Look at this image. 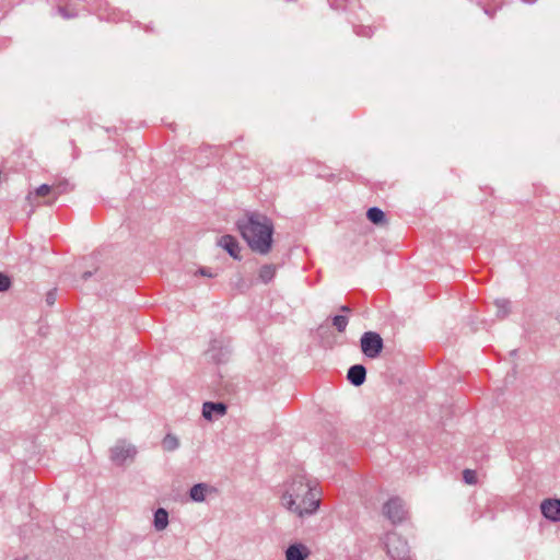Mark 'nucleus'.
<instances>
[{
  "mask_svg": "<svg viewBox=\"0 0 560 560\" xmlns=\"http://www.w3.org/2000/svg\"><path fill=\"white\" fill-rule=\"evenodd\" d=\"M15 560H23V559H15Z\"/></svg>",
  "mask_w": 560,
  "mask_h": 560,
  "instance_id": "obj_26",
  "label": "nucleus"
},
{
  "mask_svg": "<svg viewBox=\"0 0 560 560\" xmlns=\"http://www.w3.org/2000/svg\"><path fill=\"white\" fill-rule=\"evenodd\" d=\"M209 491L210 487L207 486L206 483H197L194 487H191L189 491V497L195 502H203Z\"/></svg>",
  "mask_w": 560,
  "mask_h": 560,
  "instance_id": "obj_12",
  "label": "nucleus"
},
{
  "mask_svg": "<svg viewBox=\"0 0 560 560\" xmlns=\"http://www.w3.org/2000/svg\"><path fill=\"white\" fill-rule=\"evenodd\" d=\"M59 13H60L63 18H66V19H69V18H71V16H72V15H70V14L67 12V10H66V9H63V8H59Z\"/></svg>",
  "mask_w": 560,
  "mask_h": 560,
  "instance_id": "obj_22",
  "label": "nucleus"
},
{
  "mask_svg": "<svg viewBox=\"0 0 560 560\" xmlns=\"http://www.w3.org/2000/svg\"><path fill=\"white\" fill-rule=\"evenodd\" d=\"M276 272H277V267L275 265H272V264L264 265L258 270V280L261 283L266 284L275 278Z\"/></svg>",
  "mask_w": 560,
  "mask_h": 560,
  "instance_id": "obj_13",
  "label": "nucleus"
},
{
  "mask_svg": "<svg viewBox=\"0 0 560 560\" xmlns=\"http://www.w3.org/2000/svg\"><path fill=\"white\" fill-rule=\"evenodd\" d=\"M47 302H48L49 304H52V303H54V298H52L51 293L48 295V298H47Z\"/></svg>",
  "mask_w": 560,
  "mask_h": 560,
  "instance_id": "obj_23",
  "label": "nucleus"
},
{
  "mask_svg": "<svg viewBox=\"0 0 560 560\" xmlns=\"http://www.w3.org/2000/svg\"><path fill=\"white\" fill-rule=\"evenodd\" d=\"M541 514L551 522H560V499H545L540 503Z\"/></svg>",
  "mask_w": 560,
  "mask_h": 560,
  "instance_id": "obj_6",
  "label": "nucleus"
},
{
  "mask_svg": "<svg viewBox=\"0 0 560 560\" xmlns=\"http://www.w3.org/2000/svg\"><path fill=\"white\" fill-rule=\"evenodd\" d=\"M197 273L200 275V276L209 277V278H212V277L215 276V273L212 272L209 268H200L197 271Z\"/></svg>",
  "mask_w": 560,
  "mask_h": 560,
  "instance_id": "obj_20",
  "label": "nucleus"
},
{
  "mask_svg": "<svg viewBox=\"0 0 560 560\" xmlns=\"http://www.w3.org/2000/svg\"><path fill=\"white\" fill-rule=\"evenodd\" d=\"M383 514L393 523L398 524L405 521L407 516V510L405 506V502L398 498H390L383 505Z\"/></svg>",
  "mask_w": 560,
  "mask_h": 560,
  "instance_id": "obj_5",
  "label": "nucleus"
},
{
  "mask_svg": "<svg viewBox=\"0 0 560 560\" xmlns=\"http://www.w3.org/2000/svg\"><path fill=\"white\" fill-rule=\"evenodd\" d=\"M115 452L116 455H130L131 453H135L136 450L131 444L122 441L116 445Z\"/></svg>",
  "mask_w": 560,
  "mask_h": 560,
  "instance_id": "obj_16",
  "label": "nucleus"
},
{
  "mask_svg": "<svg viewBox=\"0 0 560 560\" xmlns=\"http://www.w3.org/2000/svg\"><path fill=\"white\" fill-rule=\"evenodd\" d=\"M319 490L303 471L292 475L284 486L281 504L300 517L314 514L319 508Z\"/></svg>",
  "mask_w": 560,
  "mask_h": 560,
  "instance_id": "obj_1",
  "label": "nucleus"
},
{
  "mask_svg": "<svg viewBox=\"0 0 560 560\" xmlns=\"http://www.w3.org/2000/svg\"><path fill=\"white\" fill-rule=\"evenodd\" d=\"M218 245L224 248L233 258H240V245L232 235H223L219 238Z\"/></svg>",
  "mask_w": 560,
  "mask_h": 560,
  "instance_id": "obj_9",
  "label": "nucleus"
},
{
  "mask_svg": "<svg viewBox=\"0 0 560 560\" xmlns=\"http://www.w3.org/2000/svg\"><path fill=\"white\" fill-rule=\"evenodd\" d=\"M168 512L164 508H159L154 512L153 526L156 532H162L168 526Z\"/></svg>",
  "mask_w": 560,
  "mask_h": 560,
  "instance_id": "obj_11",
  "label": "nucleus"
},
{
  "mask_svg": "<svg viewBox=\"0 0 560 560\" xmlns=\"http://www.w3.org/2000/svg\"><path fill=\"white\" fill-rule=\"evenodd\" d=\"M366 217L374 224H386L385 213L380 208H370L366 212Z\"/></svg>",
  "mask_w": 560,
  "mask_h": 560,
  "instance_id": "obj_14",
  "label": "nucleus"
},
{
  "mask_svg": "<svg viewBox=\"0 0 560 560\" xmlns=\"http://www.w3.org/2000/svg\"><path fill=\"white\" fill-rule=\"evenodd\" d=\"M332 325L337 328L339 332H342L346 330V327L348 325V318L342 315H337L332 318Z\"/></svg>",
  "mask_w": 560,
  "mask_h": 560,
  "instance_id": "obj_17",
  "label": "nucleus"
},
{
  "mask_svg": "<svg viewBox=\"0 0 560 560\" xmlns=\"http://www.w3.org/2000/svg\"><path fill=\"white\" fill-rule=\"evenodd\" d=\"M463 479L467 485H476L477 483V472L472 469H465L463 471Z\"/></svg>",
  "mask_w": 560,
  "mask_h": 560,
  "instance_id": "obj_18",
  "label": "nucleus"
},
{
  "mask_svg": "<svg viewBox=\"0 0 560 560\" xmlns=\"http://www.w3.org/2000/svg\"><path fill=\"white\" fill-rule=\"evenodd\" d=\"M225 413L226 406L222 402H205L202 406V416L209 421L223 417Z\"/></svg>",
  "mask_w": 560,
  "mask_h": 560,
  "instance_id": "obj_7",
  "label": "nucleus"
},
{
  "mask_svg": "<svg viewBox=\"0 0 560 560\" xmlns=\"http://www.w3.org/2000/svg\"><path fill=\"white\" fill-rule=\"evenodd\" d=\"M341 311H342V312H350V307H348V306H341Z\"/></svg>",
  "mask_w": 560,
  "mask_h": 560,
  "instance_id": "obj_24",
  "label": "nucleus"
},
{
  "mask_svg": "<svg viewBox=\"0 0 560 560\" xmlns=\"http://www.w3.org/2000/svg\"><path fill=\"white\" fill-rule=\"evenodd\" d=\"M387 553H389L393 558H396V556H395V555H392L390 549H388V550H387ZM397 557H399V555H397Z\"/></svg>",
  "mask_w": 560,
  "mask_h": 560,
  "instance_id": "obj_25",
  "label": "nucleus"
},
{
  "mask_svg": "<svg viewBox=\"0 0 560 560\" xmlns=\"http://www.w3.org/2000/svg\"><path fill=\"white\" fill-rule=\"evenodd\" d=\"M11 285L9 277L0 273V292L7 291Z\"/></svg>",
  "mask_w": 560,
  "mask_h": 560,
  "instance_id": "obj_19",
  "label": "nucleus"
},
{
  "mask_svg": "<svg viewBox=\"0 0 560 560\" xmlns=\"http://www.w3.org/2000/svg\"><path fill=\"white\" fill-rule=\"evenodd\" d=\"M67 184H58L56 186L42 185L34 192H30L26 197L27 202L32 208L39 206L37 198H43L52 195V198L44 201V205L51 206L58 198L59 195L66 192Z\"/></svg>",
  "mask_w": 560,
  "mask_h": 560,
  "instance_id": "obj_3",
  "label": "nucleus"
},
{
  "mask_svg": "<svg viewBox=\"0 0 560 560\" xmlns=\"http://www.w3.org/2000/svg\"><path fill=\"white\" fill-rule=\"evenodd\" d=\"M162 444H163V448H164V451H166V452H173V451H175V450L178 447V445H179V441H178V439H177L175 435H173V434H167V435L163 439Z\"/></svg>",
  "mask_w": 560,
  "mask_h": 560,
  "instance_id": "obj_15",
  "label": "nucleus"
},
{
  "mask_svg": "<svg viewBox=\"0 0 560 560\" xmlns=\"http://www.w3.org/2000/svg\"><path fill=\"white\" fill-rule=\"evenodd\" d=\"M366 371L363 365L355 364L348 370V380L355 386H360L364 383Z\"/></svg>",
  "mask_w": 560,
  "mask_h": 560,
  "instance_id": "obj_10",
  "label": "nucleus"
},
{
  "mask_svg": "<svg viewBox=\"0 0 560 560\" xmlns=\"http://www.w3.org/2000/svg\"><path fill=\"white\" fill-rule=\"evenodd\" d=\"M311 551L301 542L290 545L285 550V560H306Z\"/></svg>",
  "mask_w": 560,
  "mask_h": 560,
  "instance_id": "obj_8",
  "label": "nucleus"
},
{
  "mask_svg": "<svg viewBox=\"0 0 560 560\" xmlns=\"http://www.w3.org/2000/svg\"><path fill=\"white\" fill-rule=\"evenodd\" d=\"M497 306L500 310H502V316H504L508 313L509 302L508 301H498Z\"/></svg>",
  "mask_w": 560,
  "mask_h": 560,
  "instance_id": "obj_21",
  "label": "nucleus"
},
{
  "mask_svg": "<svg viewBox=\"0 0 560 560\" xmlns=\"http://www.w3.org/2000/svg\"><path fill=\"white\" fill-rule=\"evenodd\" d=\"M360 345L364 355L370 359H376L380 357L384 348L382 337L374 331L364 332L361 337Z\"/></svg>",
  "mask_w": 560,
  "mask_h": 560,
  "instance_id": "obj_4",
  "label": "nucleus"
},
{
  "mask_svg": "<svg viewBox=\"0 0 560 560\" xmlns=\"http://www.w3.org/2000/svg\"><path fill=\"white\" fill-rule=\"evenodd\" d=\"M237 228L252 250L262 255L271 250L273 223L268 217L252 212L237 222Z\"/></svg>",
  "mask_w": 560,
  "mask_h": 560,
  "instance_id": "obj_2",
  "label": "nucleus"
}]
</instances>
